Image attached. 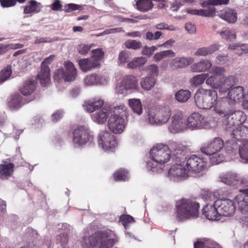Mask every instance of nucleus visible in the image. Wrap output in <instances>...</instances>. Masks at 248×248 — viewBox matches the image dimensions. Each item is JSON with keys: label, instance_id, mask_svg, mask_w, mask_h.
<instances>
[{"label": "nucleus", "instance_id": "f257e3e1", "mask_svg": "<svg viewBox=\"0 0 248 248\" xmlns=\"http://www.w3.org/2000/svg\"><path fill=\"white\" fill-rule=\"evenodd\" d=\"M115 235L110 230L98 231L87 237H84L81 243L83 248H111L115 243Z\"/></svg>", "mask_w": 248, "mask_h": 248}, {"label": "nucleus", "instance_id": "f03ea898", "mask_svg": "<svg viewBox=\"0 0 248 248\" xmlns=\"http://www.w3.org/2000/svg\"><path fill=\"white\" fill-rule=\"evenodd\" d=\"M200 204L191 199L182 198L175 204L176 218L181 221L190 218L197 217L199 215Z\"/></svg>", "mask_w": 248, "mask_h": 248}, {"label": "nucleus", "instance_id": "7ed1b4c3", "mask_svg": "<svg viewBox=\"0 0 248 248\" xmlns=\"http://www.w3.org/2000/svg\"><path fill=\"white\" fill-rule=\"evenodd\" d=\"M126 107L123 105L115 108L114 114L110 116L108 126L114 134L122 133L125 128L126 123L124 117L126 116Z\"/></svg>", "mask_w": 248, "mask_h": 248}, {"label": "nucleus", "instance_id": "20e7f679", "mask_svg": "<svg viewBox=\"0 0 248 248\" xmlns=\"http://www.w3.org/2000/svg\"><path fill=\"white\" fill-rule=\"evenodd\" d=\"M217 98L215 90L203 88L198 89L194 95L195 103L201 109H210L213 107Z\"/></svg>", "mask_w": 248, "mask_h": 248}, {"label": "nucleus", "instance_id": "39448f33", "mask_svg": "<svg viewBox=\"0 0 248 248\" xmlns=\"http://www.w3.org/2000/svg\"><path fill=\"white\" fill-rule=\"evenodd\" d=\"M247 120L246 114L240 110H230L224 115L222 125L226 130L232 128L235 125H240Z\"/></svg>", "mask_w": 248, "mask_h": 248}, {"label": "nucleus", "instance_id": "423d86ee", "mask_svg": "<svg viewBox=\"0 0 248 248\" xmlns=\"http://www.w3.org/2000/svg\"><path fill=\"white\" fill-rule=\"evenodd\" d=\"M150 154L153 160L160 164L168 162L171 158L170 146L163 144H157L154 146L150 150Z\"/></svg>", "mask_w": 248, "mask_h": 248}, {"label": "nucleus", "instance_id": "0eeeda50", "mask_svg": "<svg viewBox=\"0 0 248 248\" xmlns=\"http://www.w3.org/2000/svg\"><path fill=\"white\" fill-rule=\"evenodd\" d=\"M73 142L78 146H82L87 142H91L94 138L89 128L85 125H80L76 127L73 130Z\"/></svg>", "mask_w": 248, "mask_h": 248}, {"label": "nucleus", "instance_id": "6e6552de", "mask_svg": "<svg viewBox=\"0 0 248 248\" xmlns=\"http://www.w3.org/2000/svg\"><path fill=\"white\" fill-rule=\"evenodd\" d=\"M63 65L65 71L62 67L56 69L54 72V80L59 81L63 79L66 81L74 80L77 75V70L74 64L71 62L67 61L64 62Z\"/></svg>", "mask_w": 248, "mask_h": 248}, {"label": "nucleus", "instance_id": "1a4fd4ad", "mask_svg": "<svg viewBox=\"0 0 248 248\" xmlns=\"http://www.w3.org/2000/svg\"><path fill=\"white\" fill-rule=\"evenodd\" d=\"M171 112L168 107L151 110L148 113L149 121L152 124L162 125L170 119Z\"/></svg>", "mask_w": 248, "mask_h": 248}, {"label": "nucleus", "instance_id": "9d476101", "mask_svg": "<svg viewBox=\"0 0 248 248\" xmlns=\"http://www.w3.org/2000/svg\"><path fill=\"white\" fill-rule=\"evenodd\" d=\"M225 72L224 68L214 66L211 68L210 73L213 75L207 77L205 82L206 84L210 85L214 89H219L221 87L222 79H223V74Z\"/></svg>", "mask_w": 248, "mask_h": 248}, {"label": "nucleus", "instance_id": "9b49d317", "mask_svg": "<svg viewBox=\"0 0 248 248\" xmlns=\"http://www.w3.org/2000/svg\"><path fill=\"white\" fill-rule=\"evenodd\" d=\"M138 79L134 75H126L122 79L120 84L116 87L118 93L123 94L129 90H135L138 89Z\"/></svg>", "mask_w": 248, "mask_h": 248}, {"label": "nucleus", "instance_id": "f8f14e48", "mask_svg": "<svg viewBox=\"0 0 248 248\" xmlns=\"http://www.w3.org/2000/svg\"><path fill=\"white\" fill-rule=\"evenodd\" d=\"M207 166L206 159L196 155H191L187 160L186 166L189 171L198 173L204 170Z\"/></svg>", "mask_w": 248, "mask_h": 248}, {"label": "nucleus", "instance_id": "ddd939ff", "mask_svg": "<svg viewBox=\"0 0 248 248\" xmlns=\"http://www.w3.org/2000/svg\"><path fill=\"white\" fill-rule=\"evenodd\" d=\"M215 205L218 208L220 217H229L235 211L236 207L233 201L230 199L217 200L215 201Z\"/></svg>", "mask_w": 248, "mask_h": 248}, {"label": "nucleus", "instance_id": "4468645a", "mask_svg": "<svg viewBox=\"0 0 248 248\" xmlns=\"http://www.w3.org/2000/svg\"><path fill=\"white\" fill-rule=\"evenodd\" d=\"M224 146V141L220 137H217L201 148V152L211 155L220 151Z\"/></svg>", "mask_w": 248, "mask_h": 248}, {"label": "nucleus", "instance_id": "2eb2a0df", "mask_svg": "<svg viewBox=\"0 0 248 248\" xmlns=\"http://www.w3.org/2000/svg\"><path fill=\"white\" fill-rule=\"evenodd\" d=\"M98 143L105 150H112L117 144L114 136L107 131H102L100 133Z\"/></svg>", "mask_w": 248, "mask_h": 248}, {"label": "nucleus", "instance_id": "dca6fc26", "mask_svg": "<svg viewBox=\"0 0 248 248\" xmlns=\"http://www.w3.org/2000/svg\"><path fill=\"white\" fill-rule=\"evenodd\" d=\"M187 127L192 129H202L208 126L204 116L199 113H193L187 118Z\"/></svg>", "mask_w": 248, "mask_h": 248}, {"label": "nucleus", "instance_id": "f3484780", "mask_svg": "<svg viewBox=\"0 0 248 248\" xmlns=\"http://www.w3.org/2000/svg\"><path fill=\"white\" fill-rule=\"evenodd\" d=\"M50 7L53 11H63L66 13H70L76 11H82L84 9V5L75 3H68L65 4L63 8H62V5L61 3V1L60 0H56L50 5Z\"/></svg>", "mask_w": 248, "mask_h": 248}, {"label": "nucleus", "instance_id": "a211bd4d", "mask_svg": "<svg viewBox=\"0 0 248 248\" xmlns=\"http://www.w3.org/2000/svg\"><path fill=\"white\" fill-rule=\"evenodd\" d=\"M171 120V124H170L169 128L170 132L177 133L185 128L186 122L183 118V114L181 112H176L173 115Z\"/></svg>", "mask_w": 248, "mask_h": 248}, {"label": "nucleus", "instance_id": "6ab92c4d", "mask_svg": "<svg viewBox=\"0 0 248 248\" xmlns=\"http://www.w3.org/2000/svg\"><path fill=\"white\" fill-rule=\"evenodd\" d=\"M170 153L172 154V159L175 162H184L186 158L184 147L175 142H172L170 144Z\"/></svg>", "mask_w": 248, "mask_h": 248}, {"label": "nucleus", "instance_id": "aec40b11", "mask_svg": "<svg viewBox=\"0 0 248 248\" xmlns=\"http://www.w3.org/2000/svg\"><path fill=\"white\" fill-rule=\"evenodd\" d=\"M202 214L210 220H218L220 219V216L218 208L215 205L207 204L202 209Z\"/></svg>", "mask_w": 248, "mask_h": 248}, {"label": "nucleus", "instance_id": "412c9836", "mask_svg": "<svg viewBox=\"0 0 248 248\" xmlns=\"http://www.w3.org/2000/svg\"><path fill=\"white\" fill-rule=\"evenodd\" d=\"M37 83L33 79H28L25 81L22 87L20 89V93L25 96H29L27 99H30L31 96H35L33 93L35 92Z\"/></svg>", "mask_w": 248, "mask_h": 248}, {"label": "nucleus", "instance_id": "4be33fe9", "mask_svg": "<svg viewBox=\"0 0 248 248\" xmlns=\"http://www.w3.org/2000/svg\"><path fill=\"white\" fill-rule=\"evenodd\" d=\"M194 61L193 58L176 57L172 60L170 66L172 69H178L186 67Z\"/></svg>", "mask_w": 248, "mask_h": 248}, {"label": "nucleus", "instance_id": "5701e85b", "mask_svg": "<svg viewBox=\"0 0 248 248\" xmlns=\"http://www.w3.org/2000/svg\"><path fill=\"white\" fill-rule=\"evenodd\" d=\"M232 138L237 141L245 142L248 140V127L242 124L234 129L231 134Z\"/></svg>", "mask_w": 248, "mask_h": 248}, {"label": "nucleus", "instance_id": "b1692460", "mask_svg": "<svg viewBox=\"0 0 248 248\" xmlns=\"http://www.w3.org/2000/svg\"><path fill=\"white\" fill-rule=\"evenodd\" d=\"M35 99L34 96H31L30 99H27L19 94H15L13 96L9 102V106L13 108H19L23 105L26 104L33 100Z\"/></svg>", "mask_w": 248, "mask_h": 248}, {"label": "nucleus", "instance_id": "393cba45", "mask_svg": "<svg viewBox=\"0 0 248 248\" xmlns=\"http://www.w3.org/2000/svg\"><path fill=\"white\" fill-rule=\"evenodd\" d=\"M240 193L235 196L234 201L237 203L238 208L242 213L248 211V196L243 190H240Z\"/></svg>", "mask_w": 248, "mask_h": 248}, {"label": "nucleus", "instance_id": "a878e982", "mask_svg": "<svg viewBox=\"0 0 248 248\" xmlns=\"http://www.w3.org/2000/svg\"><path fill=\"white\" fill-rule=\"evenodd\" d=\"M228 98L232 103H238L244 97V89L241 86H237L229 90L228 93Z\"/></svg>", "mask_w": 248, "mask_h": 248}, {"label": "nucleus", "instance_id": "bb28decb", "mask_svg": "<svg viewBox=\"0 0 248 248\" xmlns=\"http://www.w3.org/2000/svg\"><path fill=\"white\" fill-rule=\"evenodd\" d=\"M181 163L176 162L175 164L171 166L169 171V174L170 176L178 178L186 177L187 170Z\"/></svg>", "mask_w": 248, "mask_h": 248}, {"label": "nucleus", "instance_id": "cd10ccee", "mask_svg": "<svg viewBox=\"0 0 248 248\" xmlns=\"http://www.w3.org/2000/svg\"><path fill=\"white\" fill-rule=\"evenodd\" d=\"M104 104V100L98 97L93 98L84 102L87 111L93 112L102 108Z\"/></svg>", "mask_w": 248, "mask_h": 248}, {"label": "nucleus", "instance_id": "c85d7f7f", "mask_svg": "<svg viewBox=\"0 0 248 248\" xmlns=\"http://www.w3.org/2000/svg\"><path fill=\"white\" fill-rule=\"evenodd\" d=\"M212 66L210 61L207 59L201 60L199 62L193 63L191 66L193 72H202L208 70Z\"/></svg>", "mask_w": 248, "mask_h": 248}, {"label": "nucleus", "instance_id": "c756f323", "mask_svg": "<svg viewBox=\"0 0 248 248\" xmlns=\"http://www.w3.org/2000/svg\"><path fill=\"white\" fill-rule=\"evenodd\" d=\"M15 165L12 163L0 164V179H8L13 173Z\"/></svg>", "mask_w": 248, "mask_h": 248}, {"label": "nucleus", "instance_id": "7c9ffc66", "mask_svg": "<svg viewBox=\"0 0 248 248\" xmlns=\"http://www.w3.org/2000/svg\"><path fill=\"white\" fill-rule=\"evenodd\" d=\"M42 8L41 3L35 0H31L26 5L23 6L24 13L25 14H37L41 11Z\"/></svg>", "mask_w": 248, "mask_h": 248}, {"label": "nucleus", "instance_id": "2f4dec72", "mask_svg": "<svg viewBox=\"0 0 248 248\" xmlns=\"http://www.w3.org/2000/svg\"><path fill=\"white\" fill-rule=\"evenodd\" d=\"M78 64L81 70L85 72L99 67L97 65V62H94L91 57L79 60Z\"/></svg>", "mask_w": 248, "mask_h": 248}, {"label": "nucleus", "instance_id": "473e14b6", "mask_svg": "<svg viewBox=\"0 0 248 248\" xmlns=\"http://www.w3.org/2000/svg\"><path fill=\"white\" fill-rule=\"evenodd\" d=\"M50 70L49 67H43L41 66V70L37 75V78L40 80L41 85L43 87L46 86L50 82Z\"/></svg>", "mask_w": 248, "mask_h": 248}, {"label": "nucleus", "instance_id": "72a5a7b5", "mask_svg": "<svg viewBox=\"0 0 248 248\" xmlns=\"http://www.w3.org/2000/svg\"><path fill=\"white\" fill-rule=\"evenodd\" d=\"M237 81V79L233 76H229L222 79L221 87L220 92L226 93L231 87L234 85Z\"/></svg>", "mask_w": 248, "mask_h": 248}, {"label": "nucleus", "instance_id": "f704fd0d", "mask_svg": "<svg viewBox=\"0 0 248 248\" xmlns=\"http://www.w3.org/2000/svg\"><path fill=\"white\" fill-rule=\"evenodd\" d=\"M110 110L106 108H103L98 112L93 115V119L94 121L98 124L104 123L109 114Z\"/></svg>", "mask_w": 248, "mask_h": 248}, {"label": "nucleus", "instance_id": "c9c22d12", "mask_svg": "<svg viewBox=\"0 0 248 248\" xmlns=\"http://www.w3.org/2000/svg\"><path fill=\"white\" fill-rule=\"evenodd\" d=\"M135 7L140 11L146 12L151 10L153 3L151 0H135Z\"/></svg>", "mask_w": 248, "mask_h": 248}, {"label": "nucleus", "instance_id": "e433bc0d", "mask_svg": "<svg viewBox=\"0 0 248 248\" xmlns=\"http://www.w3.org/2000/svg\"><path fill=\"white\" fill-rule=\"evenodd\" d=\"M104 78L97 74H92L87 76L84 80L86 85L101 84L103 83Z\"/></svg>", "mask_w": 248, "mask_h": 248}, {"label": "nucleus", "instance_id": "4c0bfd02", "mask_svg": "<svg viewBox=\"0 0 248 248\" xmlns=\"http://www.w3.org/2000/svg\"><path fill=\"white\" fill-rule=\"evenodd\" d=\"M156 83V80L154 77L149 76L143 78L140 81L141 88L146 91L151 90Z\"/></svg>", "mask_w": 248, "mask_h": 248}, {"label": "nucleus", "instance_id": "58836bf2", "mask_svg": "<svg viewBox=\"0 0 248 248\" xmlns=\"http://www.w3.org/2000/svg\"><path fill=\"white\" fill-rule=\"evenodd\" d=\"M187 13L195 16H214L216 13V8L210 7L207 10L203 9H188L187 11Z\"/></svg>", "mask_w": 248, "mask_h": 248}, {"label": "nucleus", "instance_id": "ea45409f", "mask_svg": "<svg viewBox=\"0 0 248 248\" xmlns=\"http://www.w3.org/2000/svg\"><path fill=\"white\" fill-rule=\"evenodd\" d=\"M221 180L224 183L228 185H235L239 181L238 176L234 173H228L221 178Z\"/></svg>", "mask_w": 248, "mask_h": 248}, {"label": "nucleus", "instance_id": "a19ab883", "mask_svg": "<svg viewBox=\"0 0 248 248\" xmlns=\"http://www.w3.org/2000/svg\"><path fill=\"white\" fill-rule=\"evenodd\" d=\"M208 76V74H207L197 75L190 79V84L193 87H198L204 83V81L207 78Z\"/></svg>", "mask_w": 248, "mask_h": 248}, {"label": "nucleus", "instance_id": "79ce46f5", "mask_svg": "<svg viewBox=\"0 0 248 248\" xmlns=\"http://www.w3.org/2000/svg\"><path fill=\"white\" fill-rule=\"evenodd\" d=\"M194 248H220L219 246L209 240L199 239L194 244Z\"/></svg>", "mask_w": 248, "mask_h": 248}, {"label": "nucleus", "instance_id": "37998d69", "mask_svg": "<svg viewBox=\"0 0 248 248\" xmlns=\"http://www.w3.org/2000/svg\"><path fill=\"white\" fill-rule=\"evenodd\" d=\"M113 177L115 181H125L128 179V171L121 168L114 173Z\"/></svg>", "mask_w": 248, "mask_h": 248}, {"label": "nucleus", "instance_id": "c03bdc74", "mask_svg": "<svg viewBox=\"0 0 248 248\" xmlns=\"http://www.w3.org/2000/svg\"><path fill=\"white\" fill-rule=\"evenodd\" d=\"M129 105L135 113L138 115H140L142 113V106L140 99H129Z\"/></svg>", "mask_w": 248, "mask_h": 248}, {"label": "nucleus", "instance_id": "a18cd8bd", "mask_svg": "<svg viewBox=\"0 0 248 248\" xmlns=\"http://www.w3.org/2000/svg\"><path fill=\"white\" fill-rule=\"evenodd\" d=\"M240 157L244 163H248V140L244 142L239 149Z\"/></svg>", "mask_w": 248, "mask_h": 248}, {"label": "nucleus", "instance_id": "49530a36", "mask_svg": "<svg viewBox=\"0 0 248 248\" xmlns=\"http://www.w3.org/2000/svg\"><path fill=\"white\" fill-rule=\"evenodd\" d=\"M191 93L188 90H180L175 94L176 99L180 102H186L189 98Z\"/></svg>", "mask_w": 248, "mask_h": 248}, {"label": "nucleus", "instance_id": "de8ad7c7", "mask_svg": "<svg viewBox=\"0 0 248 248\" xmlns=\"http://www.w3.org/2000/svg\"><path fill=\"white\" fill-rule=\"evenodd\" d=\"M227 99L226 98H220L217 99L215 103L214 110L219 115L224 114V110L223 108L224 107Z\"/></svg>", "mask_w": 248, "mask_h": 248}, {"label": "nucleus", "instance_id": "09e8293b", "mask_svg": "<svg viewBox=\"0 0 248 248\" xmlns=\"http://www.w3.org/2000/svg\"><path fill=\"white\" fill-rule=\"evenodd\" d=\"M92 56L91 58L94 61V62H97V65L99 66V62L103 58L104 53L101 48L93 49L92 51Z\"/></svg>", "mask_w": 248, "mask_h": 248}, {"label": "nucleus", "instance_id": "8fccbe9b", "mask_svg": "<svg viewBox=\"0 0 248 248\" xmlns=\"http://www.w3.org/2000/svg\"><path fill=\"white\" fill-rule=\"evenodd\" d=\"M126 48L137 50L140 49L142 46V43L140 41L135 40H128L124 44Z\"/></svg>", "mask_w": 248, "mask_h": 248}, {"label": "nucleus", "instance_id": "3c124183", "mask_svg": "<svg viewBox=\"0 0 248 248\" xmlns=\"http://www.w3.org/2000/svg\"><path fill=\"white\" fill-rule=\"evenodd\" d=\"M12 72V69L10 66H7L1 70L0 73V84L9 79L11 76Z\"/></svg>", "mask_w": 248, "mask_h": 248}, {"label": "nucleus", "instance_id": "603ef678", "mask_svg": "<svg viewBox=\"0 0 248 248\" xmlns=\"http://www.w3.org/2000/svg\"><path fill=\"white\" fill-rule=\"evenodd\" d=\"M220 35L227 41H231L236 38L235 32L228 29L222 30L220 32Z\"/></svg>", "mask_w": 248, "mask_h": 248}, {"label": "nucleus", "instance_id": "864d4df0", "mask_svg": "<svg viewBox=\"0 0 248 248\" xmlns=\"http://www.w3.org/2000/svg\"><path fill=\"white\" fill-rule=\"evenodd\" d=\"M143 64L144 62H142V59L140 58H136L127 64V67L131 69H135L143 65Z\"/></svg>", "mask_w": 248, "mask_h": 248}, {"label": "nucleus", "instance_id": "5fc2aeb1", "mask_svg": "<svg viewBox=\"0 0 248 248\" xmlns=\"http://www.w3.org/2000/svg\"><path fill=\"white\" fill-rule=\"evenodd\" d=\"M120 220L125 228H126L128 223L135 222V219L132 216L126 214L121 215L120 217Z\"/></svg>", "mask_w": 248, "mask_h": 248}, {"label": "nucleus", "instance_id": "6e6d98bb", "mask_svg": "<svg viewBox=\"0 0 248 248\" xmlns=\"http://www.w3.org/2000/svg\"><path fill=\"white\" fill-rule=\"evenodd\" d=\"M91 48V45H86L84 44H79L77 46L78 52L82 55H85L87 54Z\"/></svg>", "mask_w": 248, "mask_h": 248}, {"label": "nucleus", "instance_id": "4d7b16f0", "mask_svg": "<svg viewBox=\"0 0 248 248\" xmlns=\"http://www.w3.org/2000/svg\"><path fill=\"white\" fill-rule=\"evenodd\" d=\"M201 196L205 201H214L215 200L214 194L208 190L203 189L201 191Z\"/></svg>", "mask_w": 248, "mask_h": 248}, {"label": "nucleus", "instance_id": "13d9d810", "mask_svg": "<svg viewBox=\"0 0 248 248\" xmlns=\"http://www.w3.org/2000/svg\"><path fill=\"white\" fill-rule=\"evenodd\" d=\"M238 146L236 141L232 140L231 141H228L227 142V150L228 152H230L231 153L235 154L237 151Z\"/></svg>", "mask_w": 248, "mask_h": 248}, {"label": "nucleus", "instance_id": "bf43d9fd", "mask_svg": "<svg viewBox=\"0 0 248 248\" xmlns=\"http://www.w3.org/2000/svg\"><path fill=\"white\" fill-rule=\"evenodd\" d=\"M157 49V47L155 46H152L151 47L145 46L142 49V54L148 57L152 56L154 52Z\"/></svg>", "mask_w": 248, "mask_h": 248}, {"label": "nucleus", "instance_id": "052dcab7", "mask_svg": "<svg viewBox=\"0 0 248 248\" xmlns=\"http://www.w3.org/2000/svg\"><path fill=\"white\" fill-rule=\"evenodd\" d=\"M57 241L61 244L62 247H64L68 243V236L66 233H61L57 238Z\"/></svg>", "mask_w": 248, "mask_h": 248}, {"label": "nucleus", "instance_id": "680f3d73", "mask_svg": "<svg viewBox=\"0 0 248 248\" xmlns=\"http://www.w3.org/2000/svg\"><path fill=\"white\" fill-rule=\"evenodd\" d=\"M128 59V54L125 50H123L120 52L119 55V62L121 64H124L125 63Z\"/></svg>", "mask_w": 248, "mask_h": 248}, {"label": "nucleus", "instance_id": "e2e57ef3", "mask_svg": "<svg viewBox=\"0 0 248 248\" xmlns=\"http://www.w3.org/2000/svg\"><path fill=\"white\" fill-rule=\"evenodd\" d=\"M228 48L232 50H234L235 53L237 54L238 55H240L244 53L241 46L236 44H230L228 46Z\"/></svg>", "mask_w": 248, "mask_h": 248}, {"label": "nucleus", "instance_id": "0e129e2a", "mask_svg": "<svg viewBox=\"0 0 248 248\" xmlns=\"http://www.w3.org/2000/svg\"><path fill=\"white\" fill-rule=\"evenodd\" d=\"M0 4L2 7H10L15 6L16 2L15 0H0Z\"/></svg>", "mask_w": 248, "mask_h": 248}, {"label": "nucleus", "instance_id": "69168bd1", "mask_svg": "<svg viewBox=\"0 0 248 248\" xmlns=\"http://www.w3.org/2000/svg\"><path fill=\"white\" fill-rule=\"evenodd\" d=\"M156 29H159V30H169L170 31H174L175 30V28L172 26H168V24L164 23H161L159 24H158L156 26Z\"/></svg>", "mask_w": 248, "mask_h": 248}, {"label": "nucleus", "instance_id": "338daca9", "mask_svg": "<svg viewBox=\"0 0 248 248\" xmlns=\"http://www.w3.org/2000/svg\"><path fill=\"white\" fill-rule=\"evenodd\" d=\"M55 57L56 56L54 55H51L49 57L46 58L44 61L41 63V66H42V67H49L48 65L51 63Z\"/></svg>", "mask_w": 248, "mask_h": 248}, {"label": "nucleus", "instance_id": "774afa93", "mask_svg": "<svg viewBox=\"0 0 248 248\" xmlns=\"http://www.w3.org/2000/svg\"><path fill=\"white\" fill-rule=\"evenodd\" d=\"M195 55L196 56H206L210 55L207 47H202L199 48L195 52Z\"/></svg>", "mask_w": 248, "mask_h": 248}]
</instances>
